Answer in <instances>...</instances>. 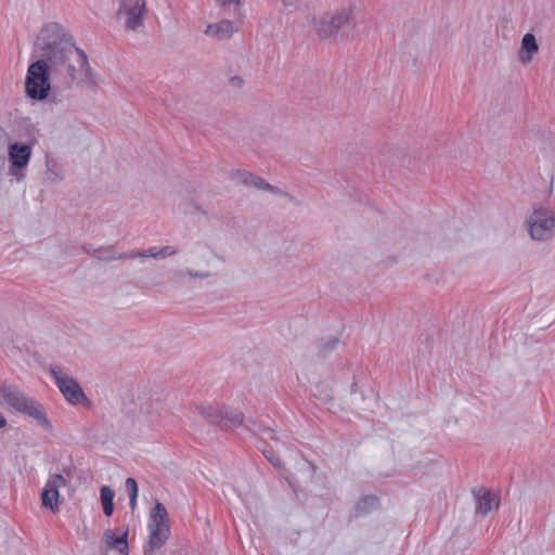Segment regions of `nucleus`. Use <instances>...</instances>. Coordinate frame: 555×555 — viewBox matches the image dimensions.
<instances>
[{
  "label": "nucleus",
  "mask_w": 555,
  "mask_h": 555,
  "mask_svg": "<svg viewBox=\"0 0 555 555\" xmlns=\"http://www.w3.org/2000/svg\"><path fill=\"white\" fill-rule=\"evenodd\" d=\"M243 418L244 415L240 411L223 408L220 426L224 429H233L242 424Z\"/></svg>",
  "instance_id": "6ab92c4d"
},
{
  "label": "nucleus",
  "mask_w": 555,
  "mask_h": 555,
  "mask_svg": "<svg viewBox=\"0 0 555 555\" xmlns=\"http://www.w3.org/2000/svg\"><path fill=\"white\" fill-rule=\"evenodd\" d=\"M7 426V420L2 413H0V428H3Z\"/></svg>",
  "instance_id": "7c9ffc66"
},
{
  "label": "nucleus",
  "mask_w": 555,
  "mask_h": 555,
  "mask_svg": "<svg viewBox=\"0 0 555 555\" xmlns=\"http://www.w3.org/2000/svg\"><path fill=\"white\" fill-rule=\"evenodd\" d=\"M237 30L238 29L233 22L229 20H222L218 23L207 25L204 33L210 38L217 40H227L230 39Z\"/></svg>",
  "instance_id": "4468645a"
},
{
  "label": "nucleus",
  "mask_w": 555,
  "mask_h": 555,
  "mask_svg": "<svg viewBox=\"0 0 555 555\" xmlns=\"http://www.w3.org/2000/svg\"><path fill=\"white\" fill-rule=\"evenodd\" d=\"M312 392L320 401L327 403L337 399L348 408L362 400V396L357 390V383L353 379L344 387H337V382L334 379H323L314 385Z\"/></svg>",
  "instance_id": "39448f33"
},
{
  "label": "nucleus",
  "mask_w": 555,
  "mask_h": 555,
  "mask_svg": "<svg viewBox=\"0 0 555 555\" xmlns=\"http://www.w3.org/2000/svg\"><path fill=\"white\" fill-rule=\"evenodd\" d=\"M10 173L18 181L25 178L24 170L31 157V147L25 143H11L8 149Z\"/></svg>",
  "instance_id": "9b49d317"
},
{
  "label": "nucleus",
  "mask_w": 555,
  "mask_h": 555,
  "mask_svg": "<svg viewBox=\"0 0 555 555\" xmlns=\"http://www.w3.org/2000/svg\"><path fill=\"white\" fill-rule=\"evenodd\" d=\"M149 540L144 545V555H154L160 550L170 535V524L167 509L160 502H156L149 518Z\"/></svg>",
  "instance_id": "7ed1b4c3"
},
{
  "label": "nucleus",
  "mask_w": 555,
  "mask_h": 555,
  "mask_svg": "<svg viewBox=\"0 0 555 555\" xmlns=\"http://www.w3.org/2000/svg\"><path fill=\"white\" fill-rule=\"evenodd\" d=\"M237 179L245 185L253 186L259 190L268 191L279 195L288 196L287 193L283 192L279 188L271 185L266 182L261 177L253 175L248 171H237Z\"/></svg>",
  "instance_id": "2eb2a0df"
},
{
  "label": "nucleus",
  "mask_w": 555,
  "mask_h": 555,
  "mask_svg": "<svg viewBox=\"0 0 555 555\" xmlns=\"http://www.w3.org/2000/svg\"><path fill=\"white\" fill-rule=\"evenodd\" d=\"M263 438H269V439H275V435L273 433V430L271 429H264L263 430Z\"/></svg>",
  "instance_id": "c85d7f7f"
},
{
  "label": "nucleus",
  "mask_w": 555,
  "mask_h": 555,
  "mask_svg": "<svg viewBox=\"0 0 555 555\" xmlns=\"http://www.w3.org/2000/svg\"><path fill=\"white\" fill-rule=\"evenodd\" d=\"M0 405L34 418L47 429L52 428L42 406L15 385L0 383Z\"/></svg>",
  "instance_id": "f03ea898"
},
{
  "label": "nucleus",
  "mask_w": 555,
  "mask_h": 555,
  "mask_svg": "<svg viewBox=\"0 0 555 555\" xmlns=\"http://www.w3.org/2000/svg\"><path fill=\"white\" fill-rule=\"evenodd\" d=\"M114 498L115 492L108 486H103L100 489V499L103 506L104 515L109 517L114 512Z\"/></svg>",
  "instance_id": "4be33fe9"
},
{
  "label": "nucleus",
  "mask_w": 555,
  "mask_h": 555,
  "mask_svg": "<svg viewBox=\"0 0 555 555\" xmlns=\"http://www.w3.org/2000/svg\"><path fill=\"white\" fill-rule=\"evenodd\" d=\"M130 508L131 511H134L137 507V498H130Z\"/></svg>",
  "instance_id": "2f4dec72"
},
{
  "label": "nucleus",
  "mask_w": 555,
  "mask_h": 555,
  "mask_svg": "<svg viewBox=\"0 0 555 555\" xmlns=\"http://www.w3.org/2000/svg\"><path fill=\"white\" fill-rule=\"evenodd\" d=\"M264 455L274 466H280V461L274 456L273 452L264 451Z\"/></svg>",
  "instance_id": "bb28decb"
},
{
  "label": "nucleus",
  "mask_w": 555,
  "mask_h": 555,
  "mask_svg": "<svg viewBox=\"0 0 555 555\" xmlns=\"http://www.w3.org/2000/svg\"><path fill=\"white\" fill-rule=\"evenodd\" d=\"M526 223L534 241H546L555 235V212L545 207L534 209Z\"/></svg>",
  "instance_id": "1a4fd4ad"
},
{
  "label": "nucleus",
  "mask_w": 555,
  "mask_h": 555,
  "mask_svg": "<svg viewBox=\"0 0 555 555\" xmlns=\"http://www.w3.org/2000/svg\"><path fill=\"white\" fill-rule=\"evenodd\" d=\"M224 406L219 405H207V406H198L197 410L199 414L212 425H219L222 421V412Z\"/></svg>",
  "instance_id": "aec40b11"
},
{
  "label": "nucleus",
  "mask_w": 555,
  "mask_h": 555,
  "mask_svg": "<svg viewBox=\"0 0 555 555\" xmlns=\"http://www.w3.org/2000/svg\"><path fill=\"white\" fill-rule=\"evenodd\" d=\"M241 1L242 0H218V2L221 4V5H228V4H235V5H240L241 4Z\"/></svg>",
  "instance_id": "cd10ccee"
},
{
  "label": "nucleus",
  "mask_w": 555,
  "mask_h": 555,
  "mask_svg": "<svg viewBox=\"0 0 555 555\" xmlns=\"http://www.w3.org/2000/svg\"><path fill=\"white\" fill-rule=\"evenodd\" d=\"M377 504V499L374 496H369L363 499L357 506L358 511H363L365 506H374Z\"/></svg>",
  "instance_id": "393cba45"
},
{
  "label": "nucleus",
  "mask_w": 555,
  "mask_h": 555,
  "mask_svg": "<svg viewBox=\"0 0 555 555\" xmlns=\"http://www.w3.org/2000/svg\"><path fill=\"white\" fill-rule=\"evenodd\" d=\"M190 258L194 267L173 269L170 271V280L182 283L186 280H206L215 275L211 271L212 253L207 247H196L190 251Z\"/></svg>",
  "instance_id": "20e7f679"
},
{
  "label": "nucleus",
  "mask_w": 555,
  "mask_h": 555,
  "mask_svg": "<svg viewBox=\"0 0 555 555\" xmlns=\"http://www.w3.org/2000/svg\"><path fill=\"white\" fill-rule=\"evenodd\" d=\"M128 529L116 534L114 530L107 529L103 533V540L108 548L115 550L122 555H128Z\"/></svg>",
  "instance_id": "dca6fc26"
},
{
  "label": "nucleus",
  "mask_w": 555,
  "mask_h": 555,
  "mask_svg": "<svg viewBox=\"0 0 555 555\" xmlns=\"http://www.w3.org/2000/svg\"><path fill=\"white\" fill-rule=\"evenodd\" d=\"M50 373L64 399L72 405L90 406L91 401L86 396L78 382L63 367L51 365Z\"/></svg>",
  "instance_id": "6e6552de"
},
{
  "label": "nucleus",
  "mask_w": 555,
  "mask_h": 555,
  "mask_svg": "<svg viewBox=\"0 0 555 555\" xmlns=\"http://www.w3.org/2000/svg\"><path fill=\"white\" fill-rule=\"evenodd\" d=\"M117 18L124 21L127 30L137 31L143 27L146 16L145 0H120Z\"/></svg>",
  "instance_id": "9d476101"
},
{
  "label": "nucleus",
  "mask_w": 555,
  "mask_h": 555,
  "mask_svg": "<svg viewBox=\"0 0 555 555\" xmlns=\"http://www.w3.org/2000/svg\"><path fill=\"white\" fill-rule=\"evenodd\" d=\"M36 47L51 70L53 81L63 87L81 83L95 89L100 86L101 80L90 67L86 52L75 46L73 36L61 24L43 26Z\"/></svg>",
  "instance_id": "f257e3e1"
},
{
  "label": "nucleus",
  "mask_w": 555,
  "mask_h": 555,
  "mask_svg": "<svg viewBox=\"0 0 555 555\" xmlns=\"http://www.w3.org/2000/svg\"><path fill=\"white\" fill-rule=\"evenodd\" d=\"M353 22V9L346 7L333 13H325L312 20L313 29L321 39L335 38L339 31Z\"/></svg>",
  "instance_id": "0eeeda50"
},
{
  "label": "nucleus",
  "mask_w": 555,
  "mask_h": 555,
  "mask_svg": "<svg viewBox=\"0 0 555 555\" xmlns=\"http://www.w3.org/2000/svg\"><path fill=\"white\" fill-rule=\"evenodd\" d=\"M67 485L66 479L60 475H51L41 492V503L53 513L60 509V489Z\"/></svg>",
  "instance_id": "f8f14e48"
},
{
  "label": "nucleus",
  "mask_w": 555,
  "mask_h": 555,
  "mask_svg": "<svg viewBox=\"0 0 555 555\" xmlns=\"http://www.w3.org/2000/svg\"><path fill=\"white\" fill-rule=\"evenodd\" d=\"M232 81L235 83V85H240L242 82V79L240 77H234L232 78Z\"/></svg>",
  "instance_id": "72a5a7b5"
},
{
  "label": "nucleus",
  "mask_w": 555,
  "mask_h": 555,
  "mask_svg": "<svg viewBox=\"0 0 555 555\" xmlns=\"http://www.w3.org/2000/svg\"><path fill=\"white\" fill-rule=\"evenodd\" d=\"M178 254V248L172 245H167L163 247L152 246L144 250H133L131 251L132 258H153V259H165L168 257H172Z\"/></svg>",
  "instance_id": "f3484780"
},
{
  "label": "nucleus",
  "mask_w": 555,
  "mask_h": 555,
  "mask_svg": "<svg viewBox=\"0 0 555 555\" xmlns=\"http://www.w3.org/2000/svg\"><path fill=\"white\" fill-rule=\"evenodd\" d=\"M129 498H138V483L134 478L129 477L125 482Z\"/></svg>",
  "instance_id": "b1692460"
},
{
  "label": "nucleus",
  "mask_w": 555,
  "mask_h": 555,
  "mask_svg": "<svg viewBox=\"0 0 555 555\" xmlns=\"http://www.w3.org/2000/svg\"><path fill=\"white\" fill-rule=\"evenodd\" d=\"M282 1H283V4H284L285 7H291V5H293V0H282Z\"/></svg>",
  "instance_id": "473e14b6"
},
{
  "label": "nucleus",
  "mask_w": 555,
  "mask_h": 555,
  "mask_svg": "<svg viewBox=\"0 0 555 555\" xmlns=\"http://www.w3.org/2000/svg\"><path fill=\"white\" fill-rule=\"evenodd\" d=\"M521 50L525 51L527 55H520V61L524 64H527L532 60V55L535 54L539 50L535 37L532 34H526L522 37Z\"/></svg>",
  "instance_id": "412c9836"
},
{
  "label": "nucleus",
  "mask_w": 555,
  "mask_h": 555,
  "mask_svg": "<svg viewBox=\"0 0 555 555\" xmlns=\"http://www.w3.org/2000/svg\"><path fill=\"white\" fill-rule=\"evenodd\" d=\"M473 493L476 500V513L486 515L499 507L500 500L498 495L491 492L489 489L479 488L474 490Z\"/></svg>",
  "instance_id": "ddd939ff"
},
{
  "label": "nucleus",
  "mask_w": 555,
  "mask_h": 555,
  "mask_svg": "<svg viewBox=\"0 0 555 555\" xmlns=\"http://www.w3.org/2000/svg\"><path fill=\"white\" fill-rule=\"evenodd\" d=\"M46 166H47V172H46L47 180H49L50 182H59L64 179L61 166L59 165V163L55 159L47 157Z\"/></svg>",
  "instance_id": "5701e85b"
},
{
  "label": "nucleus",
  "mask_w": 555,
  "mask_h": 555,
  "mask_svg": "<svg viewBox=\"0 0 555 555\" xmlns=\"http://www.w3.org/2000/svg\"><path fill=\"white\" fill-rule=\"evenodd\" d=\"M186 194L184 195L188 199H189V204L190 206L192 207V209L194 211H203V208L202 206L195 202V199L192 198V194H191V191L189 190H185Z\"/></svg>",
  "instance_id": "a878e982"
},
{
  "label": "nucleus",
  "mask_w": 555,
  "mask_h": 555,
  "mask_svg": "<svg viewBox=\"0 0 555 555\" xmlns=\"http://www.w3.org/2000/svg\"><path fill=\"white\" fill-rule=\"evenodd\" d=\"M94 258L101 261H115L131 259L130 253H118L113 246H102L92 250L91 254Z\"/></svg>",
  "instance_id": "a211bd4d"
},
{
  "label": "nucleus",
  "mask_w": 555,
  "mask_h": 555,
  "mask_svg": "<svg viewBox=\"0 0 555 555\" xmlns=\"http://www.w3.org/2000/svg\"><path fill=\"white\" fill-rule=\"evenodd\" d=\"M337 344H338V340H337V339H332L331 341H328V343L325 345V348H326V349H333Z\"/></svg>",
  "instance_id": "c756f323"
},
{
  "label": "nucleus",
  "mask_w": 555,
  "mask_h": 555,
  "mask_svg": "<svg viewBox=\"0 0 555 555\" xmlns=\"http://www.w3.org/2000/svg\"><path fill=\"white\" fill-rule=\"evenodd\" d=\"M52 73L41 56L27 69L25 90L28 98L42 101L49 96Z\"/></svg>",
  "instance_id": "423d86ee"
}]
</instances>
